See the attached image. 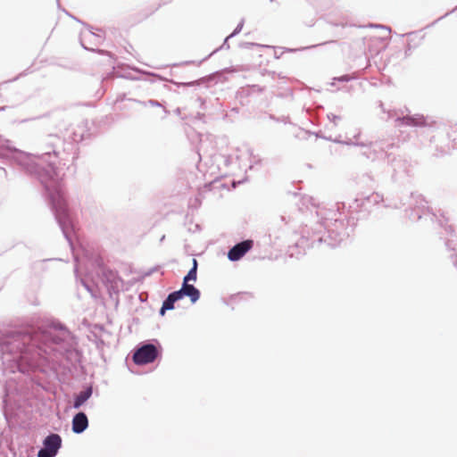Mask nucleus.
Returning <instances> with one entry per match:
<instances>
[{
  "label": "nucleus",
  "instance_id": "9",
  "mask_svg": "<svg viewBox=\"0 0 457 457\" xmlns=\"http://www.w3.org/2000/svg\"><path fill=\"white\" fill-rule=\"evenodd\" d=\"M37 455H38V457H54L55 456V454L46 453L45 451H41V450H39Z\"/></svg>",
  "mask_w": 457,
  "mask_h": 457
},
{
  "label": "nucleus",
  "instance_id": "2",
  "mask_svg": "<svg viewBox=\"0 0 457 457\" xmlns=\"http://www.w3.org/2000/svg\"><path fill=\"white\" fill-rule=\"evenodd\" d=\"M253 247L252 240H245L233 246L228 253V257L230 261H238L241 259L251 248Z\"/></svg>",
  "mask_w": 457,
  "mask_h": 457
},
{
  "label": "nucleus",
  "instance_id": "1",
  "mask_svg": "<svg viewBox=\"0 0 457 457\" xmlns=\"http://www.w3.org/2000/svg\"><path fill=\"white\" fill-rule=\"evenodd\" d=\"M156 357V347L154 345H145L134 353L133 360L137 364H146L153 362Z\"/></svg>",
  "mask_w": 457,
  "mask_h": 457
},
{
  "label": "nucleus",
  "instance_id": "4",
  "mask_svg": "<svg viewBox=\"0 0 457 457\" xmlns=\"http://www.w3.org/2000/svg\"><path fill=\"white\" fill-rule=\"evenodd\" d=\"M88 427V420L84 412L77 413L72 419V431L80 434Z\"/></svg>",
  "mask_w": 457,
  "mask_h": 457
},
{
  "label": "nucleus",
  "instance_id": "3",
  "mask_svg": "<svg viewBox=\"0 0 457 457\" xmlns=\"http://www.w3.org/2000/svg\"><path fill=\"white\" fill-rule=\"evenodd\" d=\"M43 445L41 451L56 455L62 446V438L58 434H51L45 438Z\"/></svg>",
  "mask_w": 457,
  "mask_h": 457
},
{
  "label": "nucleus",
  "instance_id": "5",
  "mask_svg": "<svg viewBox=\"0 0 457 457\" xmlns=\"http://www.w3.org/2000/svg\"><path fill=\"white\" fill-rule=\"evenodd\" d=\"M180 294V299L184 296H189L192 303H195L200 297V292L196 289L193 285H189L188 283H183V286L180 290H179Z\"/></svg>",
  "mask_w": 457,
  "mask_h": 457
},
{
  "label": "nucleus",
  "instance_id": "8",
  "mask_svg": "<svg viewBox=\"0 0 457 457\" xmlns=\"http://www.w3.org/2000/svg\"><path fill=\"white\" fill-rule=\"evenodd\" d=\"M196 271H197V261L193 259V267L188 271L187 275L184 278L183 283H188V281L196 280Z\"/></svg>",
  "mask_w": 457,
  "mask_h": 457
},
{
  "label": "nucleus",
  "instance_id": "6",
  "mask_svg": "<svg viewBox=\"0 0 457 457\" xmlns=\"http://www.w3.org/2000/svg\"><path fill=\"white\" fill-rule=\"evenodd\" d=\"M180 299L179 292H173L170 294L167 299L163 302L162 306L161 308L160 313L161 315H164L165 311L172 310L174 308V303Z\"/></svg>",
  "mask_w": 457,
  "mask_h": 457
},
{
  "label": "nucleus",
  "instance_id": "7",
  "mask_svg": "<svg viewBox=\"0 0 457 457\" xmlns=\"http://www.w3.org/2000/svg\"><path fill=\"white\" fill-rule=\"evenodd\" d=\"M92 395V387H87L86 390L80 392L74 400L73 407L79 409L84 404Z\"/></svg>",
  "mask_w": 457,
  "mask_h": 457
}]
</instances>
